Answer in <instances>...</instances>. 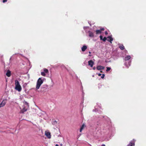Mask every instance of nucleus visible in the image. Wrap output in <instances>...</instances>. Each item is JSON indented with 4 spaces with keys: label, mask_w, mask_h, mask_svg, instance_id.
Masks as SVG:
<instances>
[{
    "label": "nucleus",
    "mask_w": 146,
    "mask_h": 146,
    "mask_svg": "<svg viewBox=\"0 0 146 146\" xmlns=\"http://www.w3.org/2000/svg\"><path fill=\"white\" fill-rule=\"evenodd\" d=\"M15 89L16 90L19 92H20L22 88L19 84V83L18 80H15Z\"/></svg>",
    "instance_id": "obj_1"
},
{
    "label": "nucleus",
    "mask_w": 146,
    "mask_h": 146,
    "mask_svg": "<svg viewBox=\"0 0 146 146\" xmlns=\"http://www.w3.org/2000/svg\"><path fill=\"white\" fill-rule=\"evenodd\" d=\"M43 80H42L41 78H39L37 81L36 82V90H38L40 88L41 85L43 83Z\"/></svg>",
    "instance_id": "obj_2"
},
{
    "label": "nucleus",
    "mask_w": 146,
    "mask_h": 146,
    "mask_svg": "<svg viewBox=\"0 0 146 146\" xmlns=\"http://www.w3.org/2000/svg\"><path fill=\"white\" fill-rule=\"evenodd\" d=\"M135 140L133 139L131 142H130L129 143L128 145L127 146H134L135 143Z\"/></svg>",
    "instance_id": "obj_3"
},
{
    "label": "nucleus",
    "mask_w": 146,
    "mask_h": 146,
    "mask_svg": "<svg viewBox=\"0 0 146 146\" xmlns=\"http://www.w3.org/2000/svg\"><path fill=\"white\" fill-rule=\"evenodd\" d=\"M104 30V28H102L99 30H97L96 31V34H101L102 33V31Z\"/></svg>",
    "instance_id": "obj_4"
},
{
    "label": "nucleus",
    "mask_w": 146,
    "mask_h": 146,
    "mask_svg": "<svg viewBox=\"0 0 146 146\" xmlns=\"http://www.w3.org/2000/svg\"><path fill=\"white\" fill-rule=\"evenodd\" d=\"M6 103V100H3L0 104V108L4 106Z\"/></svg>",
    "instance_id": "obj_5"
},
{
    "label": "nucleus",
    "mask_w": 146,
    "mask_h": 146,
    "mask_svg": "<svg viewBox=\"0 0 146 146\" xmlns=\"http://www.w3.org/2000/svg\"><path fill=\"white\" fill-rule=\"evenodd\" d=\"M45 135L48 139H50L51 137L50 133V132H45Z\"/></svg>",
    "instance_id": "obj_6"
},
{
    "label": "nucleus",
    "mask_w": 146,
    "mask_h": 146,
    "mask_svg": "<svg viewBox=\"0 0 146 146\" xmlns=\"http://www.w3.org/2000/svg\"><path fill=\"white\" fill-rule=\"evenodd\" d=\"M107 41L110 42L111 43H112V41L113 40V38L111 36H109L107 37Z\"/></svg>",
    "instance_id": "obj_7"
},
{
    "label": "nucleus",
    "mask_w": 146,
    "mask_h": 146,
    "mask_svg": "<svg viewBox=\"0 0 146 146\" xmlns=\"http://www.w3.org/2000/svg\"><path fill=\"white\" fill-rule=\"evenodd\" d=\"M88 65L90 66L91 67H92L94 64V62L92 60H90L88 62Z\"/></svg>",
    "instance_id": "obj_8"
},
{
    "label": "nucleus",
    "mask_w": 146,
    "mask_h": 146,
    "mask_svg": "<svg viewBox=\"0 0 146 146\" xmlns=\"http://www.w3.org/2000/svg\"><path fill=\"white\" fill-rule=\"evenodd\" d=\"M96 68L98 70H101L104 69V67L101 66H98Z\"/></svg>",
    "instance_id": "obj_9"
},
{
    "label": "nucleus",
    "mask_w": 146,
    "mask_h": 146,
    "mask_svg": "<svg viewBox=\"0 0 146 146\" xmlns=\"http://www.w3.org/2000/svg\"><path fill=\"white\" fill-rule=\"evenodd\" d=\"M88 33L89 34V36L90 37H94V35L93 33L90 31H88Z\"/></svg>",
    "instance_id": "obj_10"
},
{
    "label": "nucleus",
    "mask_w": 146,
    "mask_h": 146,
    "mask_svg": "<svg viewBox=\"0 0 146 146\" xmlns=\"http://www.w3.org/2000/svg\"><path fill=\"white\" fill-rule=\"evenodd\" d=\"M6 76L8 77H9L11 76V72L9 70H7L6 73Z\"/></svg>",
    "instance_id": "obj_11"
},
{
    "label": "nucleus",
    "mask_w": 146,
    "mask_h": 146,
    "mask_svg": "<svg viewBox=\"0 0 146 146\" xmlns=\"http://www.w3.org/2000/svg\"><path fill=\"white\" fill-rule=\"evenodd\" d=\"M87 48V46H83L82 48V51H84Z\"/></svg>",
    "instance_id": "obj_12"
},
{
    "label": "nucleus",
    "mask_w": 146,
    "mask_h": 146,
    "mask_svg": "<svg viewBox=\"0 0 146 146\" xmlns=\"http://www.w3.org/2000/svg\"><path fill=\"white\" fill-rule=\"evenodd\" d=\"M85 126V125L84 124H83L81 126L80 130V132H82V131L84 128V127Z\"/></svg>",
    "instance_id": "obj_13"
},
{
    "label": "nucleus",
    "mask_w": 146,
    "mask_h": 146,
    "mask_svg": "<svg viewBox=\"0 0 146 146\" xmlns=\"http://www.w3.org/2000/svg\"><path fill=\"white\" fill-rule=\"evenodd\" d=\"M130 58H131L130 56L129 55L125 57V60H129V59H130Z\"/></svg>",
    "instance_id": "obj_14"
},
{
    "label": "nucleus",
    "mask_w": 146,
    "mask_h": 146,
    "mask_svg": "<svg viewBox=\"0 0 146 146\" xmlns=\"http://www.w3.org/2000/svg\"><path fill=\"white\" fill-rule=\"evenodd\" d=\"M27 110V109L25 108H24L22 110H21V112L22 113H23L24 112L26 111Z\"/></svg>",
    "instance_id": "obj_15"
},
{
    "label": "nucleus",
    "mask_w": 146,
    "mask_h": 146,
    "mask_svg": "<svg viewBox=\"0 0 146 146\" xmlns=\"http://www.w3.org/2000/svg\"><path fill=\"white\" fill-rule=\"evenodd\" d=\"M119 48L121 50H123L124 49V46L123 44H121L119 46Z\"/></svg>",
    "instance_id": "obj_16"
},
{
    "label": "nucleus",
    "mask_w": 146,
    "mask_h": 146,
    "mask_svg": "<svg viewBox=\"0 0 146 146\" xmlns=\"http://www.w3.org/2000/svg\"><path fill=\"white\" fill-rule=\"evenodd\" d=\"M44 71L45 73H48V70L46 68H44Z\"/></svg>",
    "instance_id": "obj_17"
},
{
    "label": "nucleus",
    "mask_w": 146,
    "mask_h": 146,
    "mask_svg": "<svg viewBox=\"0 0 146 146\" xmlns=\"http://www.w3.org/2000/svg\"><path fill=\"white\" fill-rule=\"evenodd\" d=\"M111 69V68L109 67H107V69L106 70V71L107 72H108L110 71Z\"/></svg>",
    "instance_id": "obj_18"
},
{
    "label": "nucleus",
    "mask_w": 146,
    "mask_h": 146,
    "mask_svg": "<svg viewBox=\"0 0 146 146\" xmlns=\"http://www.w3.org/2000/svg\"><path fill=\"white\" fill-rule=\"evenodd\" d=\"M41 74L42 76H46L44 72H41Z\"/></svg>",
    "instance_id": "obj_19"
},
{
    "label": "nucleus",
    "mask_w": 146,
    "mask_h": 146,
    "mask_svg": "<svg viewBox=\"0 0 146 146\" xmlns=\"http://www.w3.org/2000/svg\"><path fill=\"white\" fill-rule=\"evenodd\" d=\"M107 38L106 37H104L103 38L102 40H103L104 41H105L107 40Z\"/></svg>",
    "instance_id": "obj_20"
},
{
    "label": "nucleus",
    "mask_w": 146,
    "mask_h": 146,
    "mask_svg": "<svg viewBox=\"0 0 146 146\" xmlns=\"http://www.w3.org/2000/svg\"><path fill=\"white\" fill-rule=\"evenodd\" d=\"M100 38L101 40H102L103 39V36L102 35H100Z\"/></svg>",
    "instance_id": "obj_21"
},
{
    "label": "nucleus",
    "mask_w": 146,
    "mask_h": 146,
    "mask_svg": "<svg viewBox=\"0 0 146 146\" xmlns=\"http://www.w3.org/2000/svg\"><path fill=\"white\" fill-rule=\"evenodd\" d=\"M105 76V75L104 74H102V76L101 77V78H103Z\"/></svg>",
    "instance_id": "obj_22"
},
{
    "label": "nucleus",
    "mask_w": 146,
    "mask_h": 146,
    "mask_svg": "<svg viewBox=\"0 0 146 146\" xmlns=\"http://www.w3.org/2000/svg\"><path fill=\"white\" fill-rule=\"evenodd\" d=\"M25 104L28 106H29V104L26 102H25Z\"/></svg>",
    "instance_id": "obj_23"
},
{
    "label": "nucleus",
    "mask_w": 146,
    "mask_h": 146,
    "mask_svg": "<svg viewBox=\"0 0 146 146\" xmlns=\"http://www.w3.org/2000/svg\"><path fill=\"white\" fill-rule=\"evenodd\" d=\"M7 1V0H3V2L5 3Z\"/></svg>",
    "instance_id": "obj_24"
},
{
    "label": "nucleus",
    "mask_w": 146,
    "mask_h": 146,
    "mask_svg": "<svg viewBox=\"0 0 146 146\" xmlns=\"http://www.w3.org/2000/svg\"><path fill=\"white\" fill-rule=\"evenodd\" d=\"M105 34L107 35L108 34V33L107 31H106L105 32Z\"/></svg>",
    "instance_id": "obj_25"
},
{
    "label": "nucleus",
    "mask_w": 146,
    "mask_h": 146,
    "mask_svg": "<svg viewBox=\"0 0 146 146\" xmlns=\"http://www.w3.org/2000/svg\"><path fill=\"white\" fill-rule=\"evenodd\" d=\"M102 75V74H100V73H99L98 74V75L99 76H101Z\"/></svg>",
    "instance_id": "obj_26"
},
{
    "label": "nucleus",
    "mask_w": 146,
    "mask_h": 146,
    "mask_svg": "<svg viewBox=\"0 0 146 146\" xmlns=\"http://www.w3.org/2000/svg\"><path fill=\"white\" fill-rule=\"evenodd\" d=\"M93 69L94 70H95V69H96V67H94L93 68Z\"/></svg>",
    "instance_id": "obj_27"
},
{
    "label": "nucleus",
    "mask_w": 146,
    "mask_h": 146,
    "mask_svg": "<svg viewBox=\"0 0 146 146\" xmlns=\"http://www.w3.org/2000/svg\"><path fill=\"white\" fill-rule=\"evenodd\" d=\"M102 146H105V145L103 144V145H102Z\"/></svg>",
    "instance_id": "obj_28"
},
{
    "label": "nucleus",
    "mask_w": 146,
    "mask_h": 146,
    "mask_svg": "<svg viewBox=\"0 0 146 146\" xmlns=\"http://www.w3.org/2000/svg\"><path fill=\"white\" fill-rule=\"evenodd\" d=\"M56 146H59V145L58 144H57L56 145Z\"/></svg>",
    "instance_id": "obj_29"
},
{
    "label": "nucleus",
    "mask_w": 146,
    "mask_h": 146,
    "mask_svg": "<svg viewBox=\"0 0 146 146\" xmlns=\"http://www.w3.org/2000/svg\"><path fill=\"white\" fill-rule=\"evenodd\" d=\"M91 52H89V54H91Z\"/></svg>",
    "instance_id": "obj_30"
},
{
    "label": "nucleus",
    "mask_w": 146,
    "mask_h": 146,
    "mask_svg": "<svg viewBox=\"0 0 146 146\" xmlns=\"http://www.w3.org/2000/svg\"><path fill=\"white\" fill-rule=\"evenodd\" d=\"M102 72V71H100V72Z\"/></svg>",
    "instance_id": "obj_31"
}]
</instances>
